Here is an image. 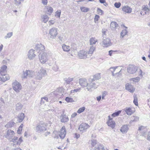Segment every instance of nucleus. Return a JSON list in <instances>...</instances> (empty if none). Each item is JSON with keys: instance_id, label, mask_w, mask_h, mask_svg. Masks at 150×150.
I'll return each mask as SVG.
<instances>
[{"instance_id": "obj_23", "label": "nucleus", "mask_w": 150, "mask_h": 150, "mask_svg": "<svg viewBox=\"0 0 150 150\" xmlns=\"http://www.w3.org/2000/svg\"><path fill=\"white\" fill-rule=\"evenodd\" d=\"M132 10V8L128 6H124L122 8V10L126 13H131Z\"/></svg>"}, {"instance_id": "obj_45", "label": "nucleus", "mask_w": 150, "mask_h": 150, "mask_svg": "<svg viewBox=\"0 0 150 150\" xmlns=\"http://www.w3.org/2000/svg\"><path fill=\"white\" fill-rule=\"evenodd\" d=\"M121 112V110H119L117 112H115L112 114L111 116L113 117H115L118 116Z\"/></svg>"}, {"instance_id": "obj_58", "label": "nucleus", "mask_w": 150, "mask_h": 150, "mask_svg": "<svg viewBox=\"0 0 150 150\" xmlns=\"http://www.w3.org/2000/svg\"><path fill=\"white\" fill-rule=\"evenodd\" d=\"M97 12L98 14L102 15L103 13V11L99 8H98Z\"/></svg>"}, {"instance_id": "obj_62", "label": "nucleus", "mask_w": 150, "mask_h": 150, "mask_svg": "<svg viewBox=\"0 0 150 150\" xmlns=\"http://www.w3.org/2000/svg\"><path fill=\"white\" fill-rule=\"evenodd\" d=\"M22 141H23V140L22 139L21 137H20L19 139L18 140V139L17 144V145L20 144H21V143L22 142Z\"/></svg>"}, {"instance_id": "obj_16", "label": "nucleus", "mask_w": 150, "mask_h": 150, "mask_svg": "<svg viewBox=\"0 0 150 150\" xmlns=\"http://www.w3.org/2000/svg\"><path fill=\"white\" fill-rule=\"evenodd\" d=\"M61 122L63 123L67 122L69 121V118L67 116L64 112L61 114L60 117Z\"/></svg>"}, {"instance_id": "obj_26", "label": "nucleus", "mask_w": 150, "mask_h": 150, "mask_svg": "<svg viewBox=\"0 0 150 150\" xmlns=\"http://www.w3.org/2000/svg\"><path fill=\"white\" fill-rule=\"evenodd\" d=\"M45 10L47 14L50 15H51L53 11V8L52 7L49 6H46Z\"/></svg>"}, {"instance_id": "obj_39", "label": "nucleus", "mask_w": 150, "mask_h": 150, "mask_svg": "<svg viewBox=\"0 0 150 150\" xmlns=\"http://www.w3.org/2000/svg\"><path fill=\"white\" fill-rule=\"evenodd\" d=\"M101 78L100 74L99 73H98L94 75L93 76V78L92 79H94V80H98Z\"/></svg>"}, {"instance_id": "obj_21", "label": "nucleus", "mask_w": 150, "mask_h": 150, "mask_svg": "<svg viewBox=\"0 0 150 150\" xmlns=\"http://www.w3.org/2000/svg\"><path fill=\"white\" fill-rule=\"evenodd\" d=\"M150 11V9L148 8V7L144 6L143 8L142 11L141 12L140 14L142 15L148 14Z\"/></svg>"}, {"instance_id": "obj_22", "label": "nucleus", "mask_w": 150, "mask_h": 150, "mask_svg": "<svg viewBox=\"0 0 150 150\" xmlns=\"http://www.w3.org/2000/svg\"><path fill=\"white\" fill-rule=\"evenodd\" d=\"M94 150H105L104 146L100 143H98L94 148Z\"/></svg>"}, {"instance_id": "obj_33", "label": "nucleus", "mask_w": 150, "mask_h": 150, "mask_svg": "<svg viewBox=\"0 0 150 150\" xmlns=\"http://www.w3.org/2000/svg\"><path fill=\"white\" fill-rule=\"evenodd\" d=\"M62 47L64 51L68 52L70 50V47L64 44L62 45Z\"/></svg>"}, {"instance_id": "obj_59", "label": "nucleus", "mask_w": 150, "mask_h": 150, "mask_svg": "<svg viewBox=\"0 0 150 150\" xmlns=\"http://www.w3.org/2000/svg\"><path fill=\"white\" fill-rule=\"evenodd\" d=\"M81 90V88H79L77 89H75L74 90H72L71 91V93H74V92H79Z\"/></svg>"}, {"instance_id": "obj_61", "label": "nucleus", "mask_w": 150, "mask_h": 150, "mask_svg": "<svg viewBox=\"0 0 150 150\" xmlns=\"http://www.w3.org/2000/svg\"><path fill=\"white\" fill-rule=\"evenodd\" d=\"M133 120H132V121H138L139 119V117L137 116H134L133 117V118H132Z\"/></svg>"}, {"instance_id": "obj_17", "label": "nucleus", "mask_w": 150, "mask_h": 150, "mask_svg": "<svg viewBox=\"0 0 150 150\" xmlns=\"http://www.w3.org/2000/svg\"><path fill=\"white\" fill-rule=\"evenodd\" d=\"M110 28L112 30H115L118 29L120 27L117 23L114 21L110 23Z\"/></svg>"}, {"instance_id": "obj_19", "label": "nucleus", "mask_w": 150, "mask_h": 150, "mask_svg": "<svg viewBox=\"0 0 150 150\" xmlns=\"http://www.w3.org/2000/svg\"><path fill=\"white\" fill-rule=\"evenodd\" d=\"M89 127L88 124L82 123L79 126V129L81 132H83L84 130L86 129Z\"/></svg>"}, {"instance_id": "obj_18", "label": "nucleus", "mask_w": 150, "mask_h": 150, "mask_svg": "<svg viewBox=\"0 0 150 150\" xmlns=\"http://www.w3.org/2000/svg\"><path fill=\"white\" fill-rule=\"evenodd\" d=\"M46 126L45 123H41L38 125V132H43L46 130Z\"/></svg>"}, {"instance_id": "obj_46", "label": "nucleus", "mask_w": 150, "mask_h": 150, "mask_svg": "<svg viewBox=\"0 0 150 150\" xmlns=\"http://www.w3.org/2000/svg\"><path fill=\"white\" fill-rule=\"evenodd\" d=\"M13 34V33L12 32L8 33L5 36L4 38L6 39L8 38H10L12 36Z\"/></svg>"}, {"instance_id": "obj_44", "label": "nucleus", "mask_w": 150, "mask_h": 150, "mask_svg": "<svg viewBox=\"0 0 150 150\" xmlns=\"http://www.w3.org/2000/svg\"><path fill=\"white\" fill-rule=\"evenodd\" d=\"M18 139V137H17L14 136L12 138H11V139H10L9 140L10 141V142H12L13 143H16V144H17Z\"/></svg>"}, {"instance_id": "obj_40", "label": "nucleus", "mask_w": 150, "mask_h": 150, "mask_svg": "<svg viewBox=\"0 0 150 150\" xmlns=\"http://www.w3.org/2000/svg\"><path fill=\"white\" fill-rule=\"evenodd\" d=\"M15 124L14 122L13 121L10 122L5 125V127L7 128H10L13 127Z\"/></svg>"}, {"instance_id": "obj_28", "label": "nucleus", "mask_w": 150, "mask_h": 150, "mask_svg": "<svg viewBox=\"0 0 150 150\" xmlns=\"http://www.w3.org/2000/svg\"><path fill=\"white\" fill-rule=\"evenodd\" d=\"M96 47L95 46L91 45L90 47L89 50L88 51V54L90 56V57L92 55Z\"/></svg>"}, {"instance_id": "obj_37", "label": "nucleus", "mask_w": 150, "mask_h": 150, "mask_svg": "<svg viewBox=\"0 0 150 150\" xmlns=\"http://www.w3.org/2000/svg\"><path fill=\"white\" fill-rule=\"evenodd\" d=\"M45 48L44 46L41 44H38V50L39 51V52H45Z\"/></svg>"}, {"instance_id": "obj_43", "label": "nucleus", "mask_w": 150, "mask_h": 150, "mask_svg": "<svg viewBox=\"0 0 150 150\" xmlns=\"http://www.w3.org/2000/svg\"><path fill=\"white\" fill-rule=\"evenodd\" d=\"M134 100L133 103L134 104L136 105H138V99H137V96L135 95H134Z\"/></svg>"}, {"instance_id": "obj_1", "label": "nucleus", "mask_w": 150, "mask_h": 150, "mask_svg": "<svg viewBox=\"0 0 150 150\" xmlns=\"http://www.w3.org/2000/svg\"><path fill=\"white\" fill-rule=\"evenodd\" d=\"M98 83L94 79H89L88 81V85L86 90L88 91H90L92 89H96L98 86Z\"/></svg>"}, {"instance_id": "obj_2", "label": "nucleus", "mask_w": 150, "mask_h": 150, "mask_svg": "<svg viewBox=\"0 0 150 150\" xmlns=\"http://www.w3.org/2000/svg\"><path fill=\"white\" fill-rule=\"evenodd\" d=\"M39 60L40 62L42 64L45 63L47 60V56L46 53L45 52H42L40 53Z\"/></svg>"}, {"instance_id": "obj_63", "label": "nucleus", "mask_w": 150, "mask_h": 150, "mask_svg": "<svg viewBox=\"0 0 150 150\" xmlns=\"http://www.w3.org/2000/svg\"><path fill=\"white\" fill-rule=\"evenodd\" d=\"M4 103L3 99L0 98V106H2L4 104Z\"/></svg>"}, {"instance_id": "obj_51", "label": "nucleus", "mask_w": 150, "mask_h": 150, "mask_svg": "<svg viewBox=\"0 0 150 150\" xmlns=\"http://www.w3.org/2000/svg\"><path fill=\"white\" fill-rule=\"evenodd\" d=\"M85 108L84 107H83L82 108H80L77 111V113L80 114L83 112L85 110Z\"/></svg>"}, {"instance_id": "obj_5", "label": "nucleus", "mask_w": 150, "mask_h": 150, "mask_svg": "<svg viewBox=\"0 0 150 150\" xmlns=\"http://www.w3.org/2000/svg\"><path fill=\"white\" fill-rule=\"evenodd\" d=\"M58 29L55 27H53L50 30L49 34L50 35V38L55 39L58 35Z\"/></svg>"}, {"instance_id": "obj_32", "label": "nucleus", "mask_w": 150, "mask_h": 150, "mask_svg": "<svg viewBox=\"0 0 150 150\" xmlns=\"http://www.w3.org/2000/svg\"><path fill=\"white\" fill-rule=\"evenodd\" d=\"M7 67L6 65H4L1 67L0 69V75H1L6 73V69Z\"/></svg>"}, {"instance_id": "obj_36", "label": "nucleus", "mask_w": 150, "mask_h": 150, "mask_svg": "<svg viewBox=\"0 0 150 150\" xmlns=\"http://www.w3.org/2000/svg\"><path fill=\"white\" fill-rule=\"evenodd\" d=\"M24 114L23 113H21L18 115V121L19 122H21L22 121L24 118Z\"/></svg>"}, {"instance_id": "obj_30", "label": "nucleus", "mask_w": 150, "mask_h": 150, "mask_svg": "<svg viewBox=\"0 0 150 150\" xmlns=\"http://www.w3.org/2000/svg\"><path fill=\"white\" fill-rule=\"evenodd\" d=\"M88 143L89 144L91 145V147H95L98 143H97V141L96 140L94 139H92L89 140Z\"/></svg>"}, {"instance_id": "obj_55", "label": "nucleus", "mask_w": 150, "mask_h": 150, "mask_svg": "<svg viewBox=\"0 0 150 150\" xmlns=\"http://www.w3.org/2000/svg\"><path fill=\"white\" fill-rule=\"evenodd\" d=\"M121 5V4L120 2H116L114 4L115 6L117 8H119L120 6Z\"/></svg>"}, {"instance_id": "obj_20", "label": "nucleus", "mask_w": 150, "mask_h": 150, "mask_svg": "<svg viewBox=\"0 0 150 150\" xmlns=\"http://www.w3.org/2000/svg\"><path fill=\"white\" fill-rule=\"evenodd\" d=\"M126 89L130 92H133L135 90V88L131 84L127 83L125 85Z\"/></svg>"}, {"instance_id": "obj_56", "label": "nucleus", "mask_w": 150, "mask_h": 150, "mask_svg": "<svg viewBox=\"0 0 150 150\" xmlns=\"http://www.w3.org/2000/svg\"><path fill=\"white\" fill-rule=\"evenodd\" d=\"M59 39L60 41L62 42H64L65 41V39L63 38L62 36H60L59 37Z\"/></svg>"}, {"instance_id": "obj_52", "label": "nucleus", "mask_w": 150, "mask_h": 150, "mask_svg": "<svg viewBox=\"0 0 150 150\" xmlns=\"http://www.w3.org/2000/svg\"><path fill=\"white\" fill-rule=\"evenodd\" d=\"M15 4L16 5H19L21 4V2L23 1L24 0H14Z\"/></svg>"}, {"instance_id": "obj_11", "label": "nucleus", "mask_w": 150, "mask_h": 150, "mask_svg": "<svg viewBox=\"0 0 150 150\" xmlns=\"http://www.w3.org/2000/svg\"><path fill=\"white\" fill-rule=\"evenodd\" d=\"M63 91V89L62 88H58L56 91L52 92L51 93L50 95L53 96H61L62 95H63L62 93Z\"/></svg>"}, {"instance_id": "obj_4", "label": "nucleus", "mask_w": 150, "mask_h": 150, "mask_svg": "<svg viewBox=\"0 0 150 150\" xmlns=\"http://www.w3.org/2000/svg\"><path fill=\"white\" fill-rule=\"evenodd\" d=\"M58 135L54 137V138L57 139L59 137L61 139H63L65 137L66 134V131L64 126L62 127L60 131L58 132Z\"/></svg>"}, {"instance_id": "obj_53", "label": "nucleus", "mask_w": 150, "mask_h": 150, "mask_svg": "<svg viewBox=\"0 0 150 150\" xmlns=\"http://www.w3.org/2000/svg\"><path fill=\"white\" fill-rule=\"evenodd\" d=\"M23 126V124H21V125L20 126L17 130V133L18 134H20L21 133V131L22 129V127Z\"/></svg>"}, {"instance_id": "obj_42", "label": "nucleus", "mask_w": 150, "mask_h": 150, "mask_svg": "<svg viewBox=\"0 0 150 150\" xmlns=\"http://www.w3.org/2000/svg\"><path fill=\"white\" fill-rule=\"evenodd\" d=\"M42 19L44 22L46 23L48 20L49 17L47 15H44L42 16Z\"/></svg>"}, {"instance_id": "obj_60", "label": "nucleus", "mask_w": 150, "mask_h": 150, "mask_svg": "<svg viewBox=\"0 0 150 150\" xmlns=\"http://www.w3.org/2000/svg\"><path fill=\"white\" fill-rule=\"evenodd\" d=\"M42 3L44 5H47L48 3V0H41Z\"/></svg>"}, {"instance_id": "obj_34", "label": "nucleus", "mask_w": 150, "mask_h": 150, "mask_svg": "<svg viewBox=\"0 0 150 150\" xmlns=\"http://www.w3.org/2000/svg\"><path fill=\"white\" fill-rule=\"evenodd\" d=\"M2 76V79L3 82H5L6 81L9 80L10 79V77L8 75L6 74V73L1 75Z\"/></svg>"}, {"instance_id": "obj_25", "label": "nucleus", "mask_w": 150, "mask_h": 150, "mask_svg": "<svg viewBox=\"0 0 150 150\" xmlns=\"http://www.w3.org/2000/svg\"><path fill=\"white\" fill-rule=\"evenodd\" d=\"M129 130V128L127 125H124L122 126L120 131L122 133H126Z\"/></svg>"}, {"instance_id": "obj_3", "label": "nucleus", "mask_w": 150, "mask_h": 150, "mask_svg": "<svg viewBox=\"0 0 150 150\" xmlns=\"http://www.w3.org/2000/svg\"><path fill=\"white\" fill-rule=\"evenodd\" d=\"M78 56L80 59H86L90 57L88 54V51L85 50H80L78 52Z\"/></svg>"}, {"instance_id": "obj_8", "label": "nucleus", "mask_w": 150, "mask_h": 150, "mask_svg": "<svg viewBox=\"0 0 150 150\" xmlns=\"http://www.w3.org/2000/svg\"><path fill=\"white\" fill-rule=\"evenodd\" d=\"M13 89L16 92H18L22 88L21 84L17 81H15L12 84Z\"/></svg>"}, {"instance_id": "obj_47", "label": "nucleus", "mask_w": 150, "mask_h": 150, "mask_svg": "<svg viewBox=\"0 0 150 150\" xmlns=\"http://www.w3.org/2000/svg\"><path fill=\"white\" fill-rule=\"evenodd\" d=\"M61 13V11L60 10H58L55 13V16L56 17L60 18V16Z\"/></svg>"}, {"instance_id": "obj_38", "label": "nucleus", "mask_w": 150, "mask_h": 150, "mask_svg": "<svg viewBox=\"0 0 150 150\" xmlns=\"http://www.w3.org/2000/svg\"><path fill=\"white\" fill-rule=\"evenodd\" d=\"M140 80V78L138 76L135 78H132L130 79V81H133V83H136L139 82Z\"/></svg>"}, {"instance_id": "obj_10", "label": "nucleus", "mask_w": 150, "mask_h": 150, "mask_svg": "<svg viewBox=\"0 0 150 150\" xmlns=\"http://www.w3.org/2000/svg\"><path fill=\"white\" fill-rule=\"evenodd\" d=\"M36 51L33 49H30L28 52V58L30 60H33L36 56L35 52Z\"/></svg>"}, {"instance_id": "obj_27", "label": "nucleus", "mask_w": 150, "mask_h": 150, "mask_svg": "<svg viewBox=\"0 0 150 150\" xmlns=\"http://www.w3.org/2000/svg\"><path fill=\"white\" fill-rule=\"evenodd\" d=\"M50 95H48L42 98L41 100V102L40 103L41 104H44L45 102H48V98L50 97Z\"/></svg>"}, {"instance_id": "obj_31", "label": "nucleus", "mask_w": 150, "mask_h": 150, "mask_svg": "<svg viewBox=\"0 0 150 150\" xmlns=\"http://www.w3.org/2000/svg\"><path fill=\"white\" fill-rule=\"evenodd\" d=\"M97 42V39L95 37H92L90 38L89 40L90 45L91 46L93 45H95Z\"/></svg>"}, {"instance_id": "obj_6", "label": "nucleus", "mask_w": 150, "mask_h": 150, "mask_svg": "<svg viewBox=\"0 0 150 150\" xmlns=\"http://www.w3.org/2000/svg\"><path fill=\"white\" fill-rule=\"evenodd\" d=\"M102 46L103 47H107L112 45L111 40L109 38L103 37L102 42Z\"/></svg>"}, {"instance_id": "obj_29", "label": "nucleus", "mask_w": 150, "mask_h": 150, "mask_svg": "<svg viewBox=\"0 0 150 150\" xmlns=\"http://www.w3.org/2000/svg\"><path fill=\"white\" fill-rule=\"evenodd\" d=\"M124 27L125 28V29L123 30L120 33V38H122L123 37L127 34V33H128V32L127 31V28L126 27L124 26Z\"/></svg>"}, {"instance_id": "obj_57", "label": "nucleus", "mask_w": 150, "mask_h": 150, "mask_svg": "<svg viewBox=\"0 0 150 150\" xmlns=\"http://www.w3.org/2000/svg\"><path fill=\"white\" fill-rule=\"evenodd\" d=\"M100 18L99 16L98 15H96L94 18V21L95 23L98 21Z\"/></svg>"}, {"instance_id": "obj_9", "label": "nucleus", "mask_w": 150, "mask_h": 150, "mask_svg": "<svg viewBox=\"0 0 150 150\" xmlns=\"http://www.w3.org/2000/svg\"><path fill=\"white\" fill-rule=\"evenodd\" d=\"M14 134L15 132L13 131L11 129H8L6 131L5 137L9 140L13 137Z\"/></svg>"}, {"instance_id": "obj_48", "label": "nucleus", "mask_w": 150, "mask_h": 150, "mask_svg": "<svg viewBox=\"0 0 150 150\" xmlns=\"http://www.w3.org/2000/svg\"><path fill=\"white\" fill-rule=\"evenodd\" d=\"M65 100L68 103L72 102H74V100L71 98L67 97L65 99Z\"/></svg>"}, {"instance_id": "obj_12", "label": "nucleus", "mask_w": 150, "mask_h": 150, "mask_svg": "<svg viewBox=\"0 0 150 150\" xmlns=\"http://www.w3.org/2000/svg\"><path fill=\"white\" fill-rule=\"evenodd\" d=\"M138 70V67L134 65H131L127 68V70L128 73L133 74L135 73Z\"/></svg>"}, {"instance_id": "obj_35", "label": "nucleus", "mask_w": 150, "mask_h": 150, "mask_svg": "<svg viewBox=\"0 0 150 150\" xmlns=\"http://www.w3.org/2000/svg\"><path fill=\"white\" fill-rule=\"evenodd\" d=\"M71 52H70L68 53L69 56H71L75 57V56L77 53V51L76 49H72V48L70 49Z\"/></svg>"}, {"instance_id": "obj_13", "label": "nucleus", "mask_w": 150, "mask_h": 150, "mask_svg": "<svg viewBox=\"0 0 150 150\" xmlns=\"http://www.w3.org/2000/svg\"><path fill=\"white\" fill-rule=\"evenodd\" d=\"M79 85L82 87H86L87 88L88 81L85 78H81L79 79Z\"/></svg>"}, {"instance_id": "obj_50", "label": "nucleus", "mask_w": 150, "mask_h": 150, "mask_svg": "<svg viewBox=\"0 0 150 150\" xmlns=\"http://www.w3.org/2000/svg\"><path fill=\"white\" fill-rule=\"evenodd\" d=\"M81 10L82 11L86 12L89 11V8L85 7H82L81 8Z\"/></svg>"}, {"instance_id": "obj_54", "label": "nucleus", "mask_w": 150, "mask_h": 150, "mask_svg": "<svg viewBox=\"0 0 150 150\" xmlns=\"http://www.w3.org/2000/svg\"><path fill=\"white\" fill-rule=\"evenodd\" d=\"M118 67H111L110 68V70L112 72H114L115 71L116 69Z\"/></svg>"}, {"instance_id": "obj_24", "label": "nucleus", "mask_w": 150, "mask_h": 150, "mask_svg": "<svg viewBox=\"0 0 150 150\" xmlns=\"http://www.w3.org/2000/svg\"><path fill=\"white\" fill-rule=\"evenodd\" d=\"M124 110L128 115H131L134 113V111L132 110V108H130L126 107L124 109Z\"/></svg>"}, {"instance_id": "obj_49", "label": "nucleus", "mask_w": 150, "mask_h": 150, "mask_svg": "<svg viewBox=\"0 0 150 150\" xmlns=\"http://www.w3.org/2000/svg\"><path fill=\"white\" fill-rule=\"evenodd\" d=\"M73 78L69 77L66 79V81L67 84H69L73 80Z\"/></svg>"}, {"instance_id": "obj_64", "label": "nucleus", "mask_w": 150, "mask_h": 150, "mask_svg": "<svg viewBox=\"0 0 150 150\" xmlns=\"http://www.w3.org/2000/svg\"><path fill=\"white\" fill-rule=\"evenodd\" d=\"M55 22L54 20H51L49 21V23L50 25H53Z\"/></svg>"}, {"instance_id": "obj_7", "label": "nucleus", "mask_w": 150, "mask_h": 150, "mask_svg": "<svg viewBox=\"0 0 150 150\" xmlns=\"http://www.w3.org/2000/svg\"><path fill=\"white\" fill-rule=\"evenodd\" d=\"M23 74L21 77L23 79L27 78V77H32L34 75L33 71L30 70H26L25 71H23Z\"/></svg>"}, {"instance_id": "obj_14", "label": "nucleus", "mask_w": 150, "mask_h": 150, "mask_svg": "<svg viewBox=\"0 0 150 150\" xmlns=\"http://www.w3.org/2000/svg\"><path fill=\"white\" fill-rule=\"evenodd\" d=\"M108 120L107 122L108 125L112 129L114 128L115 126V122L112 120V118L110 117V116H108Z\"/></svg>"}, {"instance_id": "obj_15", "label": "nucleus", "mask_w": 150, "mask_h": 150, "mask_svg": "<svg viewBox=\"0 0 150 150\" xmlns=\"http://www.w3.org/2000/svg\"><path fill=\"white\" fill-rule=\"evenodd\" d=\"M39 75L40 76L38 77V79H41L42 77L44 76L47 75L46 71L44 69L41 68L39 72Z\"/></svg>"}, {"instance_id": "obj_41", "label": "nucleus", "mask_w": 150, "mask_h": 150, "mask_svg": "<svg viewBox=\"0 0 150 150\" xmlns=\"http://www.w3.org/2000/svg\"><path fill=\"white\" fill-rule=\"evenodd\" d=\"M22 105L20 103H17L16 105V110L18 111L21 110L23 107Z\"/></svg>"}]
</instances>
